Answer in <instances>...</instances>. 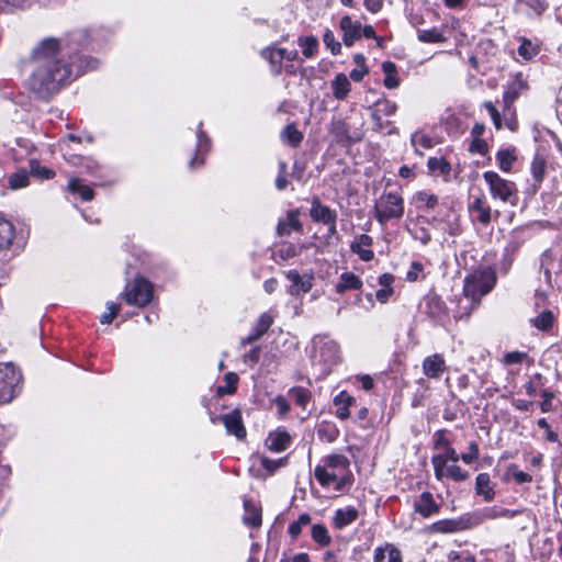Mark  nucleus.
I'll return each instance as SVG.
<instances>
[{"label":"nucleus","mask_w":562,"mask_h":562,"mask_svg":"<svg viewBox=\"0 0 562 562\" xmlns=\"http://www.w3.org/2000/svg\"><path fill=\"white\" fill-rule=\"evenodd\" d=\"M359 516L358 509L355 507H346V508H339L336 510L335 516L333 518L334 525L338 529H342L346 526L353 522Z\"/></svg>","instance_id":"20"},{"label":"nucleus","mask_w":562,"mask_h":562,"mask_svg":"<svg viewBox=\"0 0 562 562\" xmlns=\"http://www.w3.org/2000/svg\"><path fill=\"white\" fill-rule=\"evenodd\" d=\"M15 236V229L13 224L3 218L0 217V250L8 249Z\"/></svg>","instance_id":"27"},{"label":"nucleus","mask_w":562,"mask_h":562,"mask_svg":"<svg viewBox=\"0 0 562 562\" xmlns=\"http://www.w3.org/2000/svg\"><path fill=\"white\" fill-rule=\"evenodd\" d=\"M411 142H412V145L415 147L416 153L419 155H423V154L419 153L418 146H422L424 148H430L432 146L431 138L428 137L427 135L419 134V133L413 134Z\"/></svg>","instance_id":"52"},{"label":"nucleus","mask_w":562,"mask_h":562,"mask_svg":"<svg viewBox=\"0 0 562 562\" xmlns=\"http://www.w3.org/2000/svg\"><path fill=\"white\" fill-rule=\"evenodd\" d=\"M281 137L292 147H297L303 139V134L296 128L294 124H289L282 131Z\"/></svg>","instance_id":"32"},{"label":"nucleus","mask_w":562,"mask_h":562,"mask_svg":"<svg viewBox=\"0 0 562 562\" xmlns=\"http://www.w3.org/2000/svg\"><path fill=\"white\" fill-rule=\"evenodd\" d=\"M273 323V318L271 315L263 313L260 315L255 328L254 333L257 334L259 337H261L263 334L268 331V329L271 327Z\"/></svg>","instance_id":"46"},{"label":"nucleus","mask_w":562,"mask_h":562,"mask_svg":"<svg viewBox=\"0 0 562 562\" xmlns=\"http://www.w3.org/2000/svg\"><path fill=\"white\" fill-rule=\"evenodd\" d=\"M68 189L72 193H78L85 201L92 200L94 195L93 190L90 187L82 184L77 178H71L69 180Z\"/></svg>","instance_id":"31"},{"label":"nucleus","mask_w":562,"mask_h":562,"mask_svg":"<svg viewBox=\"0 0 562 562\" xmlns=\"http://www.w3.org/2000/svg\"><path fill=\"white\" fill-rule=\"evenodd\" d=\"M106 308H108V312L100 316V322L102 324H110L114 319V317L119 314L121 306H120V304L109 302L106 304Z\"/></svg>","instance_id":"54"},{"label":"nucleus","mask_w":562,"mask_h":562,"mask_svg":"<svg viewBox=\"0 0 562 562\" xmlns=\"http://www.w3.org/2000/svg\"><path fill=\"white\" fill-rule=\"evenodd\" d=\"M31 173L34 176H37L43 179H50L54 177L55 172L52 169H48L44 166H41L38 164H32L31 166Z\"/></svg>","instance_id":"59"},{"label":"nucleus","mask_w":562,"mask_h":562,"mask_svg":"<svg viewBox=\"0 0 562 562\" xmlns=\"http://www.w3.org/2000/svg\"><path fill=\"white\" fill-rule=\"evenodd\" d=\"M497 160L503 171H509L515 160V157L509 150H499L497 153Z\"/></svg>","instance_id":"51"},{"label":"nucleus","mask_w":562,"mask_h":562,"mask_svg":"<svg viewBox=\"0 0 562 562\" xmlns=\"http://www.w3.org/2000/svg\"><path fill=\"white\" fill-rule=\"evenodd\" d=\"M527 358V353L519 351H512L504 356V362L506 364L520 363Z\"/></svg>","instance_id":"62"},{"label":"nucleus","mask_w":562,"mask_h":562,"mask_svg":"<svg viewBox=\"0 0 562 562\" xmlns=\"http://www.w3.org/2000/svg\"><path fill=\"white\" fill-rule=\"evenodd\" d=\"M310 214L313 221L325 225H333L337 220L336 212L322 204L318 198L313 199Z\"/></svg>","instance_id":"9"},{"label":"nucleus","mask_w":562,"mask_h":562,"mask_svg":"<svg viewBox=\"0 0 562 562\" xmlns=\"http://www.w3.org/2000/svg\"><path fill=\"white\" fill-rule=\"evenodd\" d=\"M244 522L255 528L259 527L261 525V512L248 499L244 502Z\"/></svg>","instance_id":"29"},{"label":"nucleus","mask_w":562,"mask_h":562,"mask_svg":"<svg viewBox=\"0 0 562 562\" xmlns=\"http://www.w3.org/2000/svg\"><path fill=\"white\" fill-rule=\"evenodd\" d=\"M299 44L303 48L302 53L306 58L314 56L318 46L317 38L314 36L301 37Z\"/></svg>","instance_id":"37"},{"label":"nucleus","mask_w":562,"mask_h":562,"mask_svg":"<svg viewBox=\"0 0 562 562\" xmlns=\"http://www.w3.org/2000/svg\"><path fill=\"white\" fill-rule=\"evenodd\" d=\"M285 276L292 282L289 289L291 295H299L301 292L307 293L311 291L313 286L312 276H301L296 270H290Z\"/></svg>","instance_id":"10"},{"label":"nucleus","mask_w":562,"mask_h":562,"mask_svg":"<svg viewBox=\"0 0 562 562\" xmlns=\"http://www.w3.org/2000/svg\"><path fill=\"white\" fill-rule=\"evenodd\" d=\"M362 286V281L352 272H344L340 276L339 282L336 284V292L339 294L349 290H359Z\"/></svg>","instance_id":"22"},{"label":"nucleus","mask_w":562,"mask_h":562,"mask_svg":"<svg viewBox=\"0 0 562 562\" xmlns=\"http://www.w3.org/2000/svg\"><path fill=\"white\" fill-rule=\"evenodd\" d=\"M423 271V265L418 261H413L409 270L406 273V279L411 282H414L418 279V276Z\"/></svg>","instance_id":"63"},{"label":"nucleus","mask_w":562,"mask_h":562,"mask_svg":"<svg viewBox=\"0 0 562 562\" xmlns=\"http://www.w3.org/2000/svg\"><path fill=\"white\" fill-rule=\"evenodd\" d=\"M396 104L390 100H382L375 103V110L372 113V119L374 120L376 126L382 128V120L381 115L392 116L396 112Z\"/></svg>","instance_id":"23"},{"label":"nucleus","mask_w":562,"mask_h":562,"mask_svg":"<svg viewBox=\"0 0 562 562\" xmlns=\"http://www.w3.org/2000/svg\"><path fill=\"white\" fill-rule=\"evenodd\" d=\"M220 419L229 435H234L239 440L246 437L247 431L243 423L241 414L238 409L222 415Z\"/></svg>","instance_id":"8"},{"label":"nucleus","mask_w":562,"mask_h":562,"mask_svg":"<svg viewBox=\"0 0 562 562\" xmlns=\"http://www.w3.org/2000/svg\"><path fill=\"white\" fill-rule=\"evenodd\" d=\"M260 464L263 469L268 471L269 474H272L277 469L285 464V459L271 460L267 457H259Z\"/></svg>","instance_id":"53"},{"label":"nucleus","mask_w":562,"mask_h":562,"mask_svg":"<svg viewBox=\"0 0 562 562\" xmlns=\"http://www.w3.org/2000/svg\"><path fill=\"white\" fill-rule=\"evenodd\" d=\"M403 214L404 200L397 193H384L375 202L374 216L382 225L392 218H401Z\"/></svg>","instance_id":"4"},{"label":"nucleus","mask_w":562,"mask_h":562,"mask_svg":"<svg viewBox=\"0 0 562 562\" xmlns=\"http://www.w3.org/2000/svg\"><path fill=\"white\" fill-rule=\"evenodd\" d=\"M261 56L269 61L274 76H279L282 71V61L285 56V49L268 47L261 50Z\"/></svg>","instance_id":"17"},{"label":"nucleus","mask_w":562,"mask_h":562,"mask_svg":"<svg viewBox=\"0 0 562 562\" xmlns=\"http://www.w3.org/2000/svg\"><path fill=\"white\" fill-rule=\"evenodd\" d=\"M312 537L317 543H319L323 547L328 546L330 543V537L328 535V531L323 525H314L312 527Z\"/></svg>","instance_id":"39"},{"label":"nucleus","mask_w":562,"mask_h":562,"mask_svg":"<svg viewBox=\"0 0 562 562\" xmlns=\"http://www.w3.org/2000/svg\"><path fill=\"white\" fill-rule=\"evenodd\" d=\"M61 42L55 37L43 40L33 49L34 69L27 85L41 99H48L70 79L71 66L61 58Z\"/></svg>","instance_id":"1"},{"label":"nucleus","mask_w":562,"mask_h":562,"mask_svg":"<svg viewBox=\"0 0 562 562\" xmlns=\"http://www.w3.org/2000/svg\"><path fill=\"white\" fill-rule=\"evenodd\" d=\"M20 381V373L11 363H0V393L11 401L14 396V387Z\"/></svg>","instance_id":"7"},{"label":"nucleus","mask_w":562,"mask_h":562,"mask_svg":"<svg viewBox=\"0 0 562 562\" xmlns=\"http://www.w3.org/2000/svg\"><path fill=\"white\" fill-rule=\"evenodd\" d=\"M428 169L431 172H439L441 175H448L451 170L449 162L442 157H431L427 162Z\"/></svg>","instance_id":"36"},{"label":"nucleus","mask_w":562,"mask_h":562,"mask_svg":"<svg viewBox=\"0 0 562 562\" xmlns=\"http://www.w3.org/2000/svg\"><path fill=\"white\" fill-rule=\"evenodd\" d=\"M445 476L450 477L451 480H453L456 482H461V481H465L469 477V473L467 471H463L456 463H452L447 468V472H445Z\"/></svg>","instance_id":"49"},{"label":"nucleus","mask_w":562,"mask_h":562,"mask_svg":"<svg viewBox=\"0 0 562 562\" xmlns=\"http://www.w3.org/2000/svg\"><path fill=\"white\" fill-rule=\"evenodd\" d=\"M372 245V237L362 234L356 238V240L351 244V250L359 255L360 259L363 261H370L374 254L370 249Z\"/></svg>","instance_id":"16"},{"label":"nucleus","mask_w":562,"mask_h":562,"mask_svg":"<svg viewBox=\"0 0 562 562\" xmlns=\"http://www.w3.org/2000/svg\"><path fill=\"white\" fill-rule=\"evenodd\" d=\"M470 210L477 212V221L480 223L487 225L491 222V207L486 206L481 198L473 201Z\"/></svg>","instance_id":"33"},{"label":"nucleus","mask_w":562,"mask_h":562,"mask_svg":"<svg viewBox=\"0 0 562 562\" xmlns=\"http://www.w3.org/2000/svg\"><path fill=\"white\" fill-rule=\"evenodd\" d=\"M531 173L537 182H541L546 173V160L542 157H535L531 164Z\"/></svg>","instance_id":"45"},{"label":"nucleus","mask_w":562,"mask_h":562,"mask_svg":"<svg viewBox=\"0 0 562 562\" xmlns=\"http://www.w3.org/2000/svg\"><path fill=\"white\" fill-rule=\"evenodd\" d=\"M346 473L344 475H341L340 477L337 475V481L334 482L336 485H335V490L336 491H344L346 486H350L353 482V476L350 472V470L348 469V471H345Z\"/></svg>","instance_id":"60"},{"label":"nucleus","mask_w":562,"mask_h":562,"mask_svg":"<svg viewBox=\"0 0 562 562\" xmlns=\"http://www.w3.org/2000/svg\"><path fill=\"white\" fill-rule=\"evenodd\" d=\"M9 182L12 189L24 188L29 184V175L26 171L20 170L9 178Z\"/></svg>","instance_id":"50"},{"label":"nucleus","mask_w":562,"mask_h":562,"mask_svg":"<svg viewBox=\"0 0 562 562\" xmlns=\"http://www.w3.org/2000/svg\"><path fill=\"white\" fill-rule=\"evenodd\" d=\"M503 120L505 125L510 130L515 131L517 128V119H516V110L514 104L506 105L503 103Z\"/></svg>","instance_id":"38"},{"label":"nucleus","mask_w":562,"mask_h":562,"mask_svg":"<svg viewBox=\"0 0 562 562\" xmlns=\"http://www.w3.org/2000/svg\"><path fill=\"white\" fill-rule=\"evenodd\" d=\"M538 46L526 38L521 41V44L518 47V54L526 60L535 57L538 54Z\"/></svg>","instance_id":"41"},{"label":"nucleus","mask_w":562,"mask_h":562,"mask_svg":"<svg viewBox=\"0 0 562 562\" xmlns=\"http://www.w3.org/2000/svg\"><path fill=\"white\" fill-rule=\"evenodd\" d=\"M153 292V284L145 278L137 277L122 295L128 305L144 307L151 302Z\"/></svg>","instance_id":"5"},{"label":"nucleus","mask_w":562,"mask_h":562,"mask_svg":"<svg viewBox=\"0 0 562 562\" xmlns=\"http://www.w3.org/2000/svg\"><path fill=\"white\" fill-rule=\"evenodd\" d=\"M291 397L294 400V402L301 406L302 408H305L310 398L311 393L303 389V387H294L290 391Z\"/></svg>","instance_id":"42"},{"label":"nucleus","mask_w":562,"mask_h":562,"mask_svg":"<svg viewBox=\"0 0 562 562\" xmlns=\"http://www.w3.org/2000/svg\"><path fill=\"white\" fill-rule=\"evenodd\" d=\"M355 398L347 392H340L334 400L336 406V416L340 419H347L350 415L349 407L355 404Z\"/></svg>","instance_id":"25"},{"label":"nucleus","mask_w":562,"mask_h":562,"mask_svg":"<svg viewBox=\"0 0 562 562\" xmlns=\"http://www.w3.org/2000/svg\"><path fill=\"white\" fill-rule=\"evenodd\" d=\"M484 108L490 113L495 128L501 130L503 126V115L499 113V111L495 108V105L492 102H485Z\"/></svg>","instance_id":"55"},{"label":"nucleus","mask_w":562,"mask_h":562,"mask_svg":"<svg viewBox=\"0 0 562 562\" xmlns=\"http://www.w3.org/2000/svg\"><path fill=\"white\" fill-rule=\"evenodd\" d=\"M414 509L424 518L439 513V505L435 502L434 496L429 492H424L414 503Z\"/></svg>","instance_id":"13"},{"label":"nucleus","mask_w":562,"mask_h":562,"mask_svg":"<svg viewBox=\"0 0 562 562\" xmlns=\"http://www.w3.org/2000/svg\"><path fill=\"white\" fill-rule=\"evenodd\" d=\"M508 471L512 473L514 480L519 484L532 481V476L529 473L518 470L515 464L509 465Z\"/></svg>","instance_id":"57"},{"label":"nucleus","mask_w":562,"mask_h":562,"mask_svg":"<svg viewBox=\"0 0 562 562\" xmlns=\"http://www.w3.org/2000/svg\"><path fill=\"white\" fill-rule=\"evenodd\" d=\"M303 225L299 220V211L293 210L288 214L286 221H280L277 227V232L280 236H288L292 231L302 232Z\"/></svg>","instance_id":"19"},{"label":"nucleus","mask_w":562,"mask_h":562,"mask_svg":"<svg viewBox=\"0 0 562 562\" xmlns=\"http://www.w3.org/2000/svg\"><path fill=\"white\" fill-rule=\"evenodd\" d=\"M324 43L330 49L334 55L340 53L341 45L335 40V35L331 31L327 30L324 34Z\"/></svg>","instance_id":"56"},{"label":"nucleus","mask_w":562,"mask_h":562,"mask_svg":"<svg viewBox=\"0 0 562 562\" xmlns=\"http://www.w3.org/2000/svg\"><path fill=\"white\" fill-rule=\"evenodd\" d=\"M476 494L482 495L485 501L490 502L495 497V492L491 485V479L487 473H480L475 482Z\"/></svg>","instance_id":"26"},{"label":"nucleus","mask_w":562,"mask_h":562,"mask_svg":"<svg viewBox=\"0 0 562 562\" xmlns=\"http://www.w3.org/2000/svg\"><path fill=\"white\" fill-rule=\"evenodd\" d=\"M416 199L418 202L425 203L428 207H435L438 203V198L435 194H430L427 192H418L416 194Z\"/></svg>","instance_id":"61"},{"label":"nucleus","mask_w":562,"mask_h":562,"mask_svg":"<svg viewBox=\"0 0 562 562\" xmlns=\"http://www.w3.org/2000/svg\"><path fill=\"white\" fill-rule=\"evenodd\" d=\"M470 150L472 153H479L481 155H485L487 151V144L481 137L474 138L470 145Z\"/></svg>","instance_id":"64"},{"label":"nucleus","mask_w":562,"mask_h":562,"mask_svg":"<svg viewBox=\"0 0 562 562\" xmlns=\"http://www.w3.org/2000/svg\"><path fill=\"white\" fill-rule=\"evenodd\" d=\"M516 515V512L506 509V508H498V507H487L482 510L476 512L473 515V525H480L485 520H492L497 519L501 517H508L512 518Z\"/></svg>","instance_id":"14"},{"label":"nucleus","mask_w":562,"mask_h":562,"mask_svg":"<svg viewBox=\"0 0 562 562\" xmlns=\"http://www.w3.org/2000/svg\"><path fill=\"white\" fill-rule=\"evenodd\" d=\"M333 94L337 100H344L351 89V83L345 74H338L331 81Z\"/></svg>","instance_id":"24"},{"label":"nucleus","mask_w":562,"mask_h":562,"mask_svg":"<svg viewBox=\"0 0 562 562\" xmlns=\"http://www.w3.org/2000/svg\"><path fill=\"white\" fill-rule=\"evenodd\" d=\"M496 277L491 269L476 270L464 279L463 293L471 299L474 306L479 305L481 297L487 294L495 285Z\"/></svg>","instance_id":"2"},{"label":"nucleus","mask_w":562,"mask_h":562,"mask_svg":"<svg viewBox=\"0 0 562 562\" xmlns=\"http://www.w3.org/2000/svg\"><path fill=\"white\" fill-rule=\"evenodd\" d=\"M324 464L317 465L314 470L315 479L324 487L329 486L337 481L339 471H348L350 467L349 459L340 453H333L324 458Z\"/></svg>","instance_id":"3"},{"label":"nucleus","mask_w":562,"mask_h":562,"mask_svg":"<svg viewBox=\"0 0 562 562\" xmlns=\"http://www.w3.org/2000/svg\"><path fill=\"white\" fill-rule=\"evenodd\" d=\"M340 27L344 32L342 41L346 46H352L353 43L361 37V24L352 21L348 15L340 20Z\"/></svg>","instance_id":"12"},{"label":"nucleus","mask_w":562,"mask_h":562,"mask_svg":"<svg viewBox=\"0 0 562 562\" xmlns=\"http://www.w3.org/2000/svg\"><path fill=\"white\" fill-rule=\"evenodd\" d=\"M483 177L490 187L492 195L501 199L503 202H508L510 196L516 192L514 182L501 178L494 171H486Z\"/></svg>","instance_id":"6"},{"label":"nucleus","mask_w":562,"mask_h":562,"mask_svg":"<svg viewBox=\"0 0 562 562\" xmlns=\"http://www.w3.org/2000/svg\"><path fill=\"white\" fill-rule=\"evenodd\" d=\"M516 8L529 15H541L547 10L548 2L546 0H516Z\"/></svg>","instance_id":"21"},{"label":"nucleus","mask_w":562,"mask_h":562,"mask_svg":"<svg viewBox=\"0 0 562 562\" xmlns=\"http://www.w3.org/2000/svg\"><path fill=\"white\" fill-rule=\"evenodd\" d=\"M382 70L385 74L384 86L387 89L397 88L400 79L397 78L396 65L392 61H384L382 64Z\"/></svg>","instance_id":"30"},{"label":"nucleus","mask_w":562,"mask_h":562,"mask_svg":"<svg viewBox=\"0 0 562 562\" xmlns=\"http://www.w3.org/2000/svg\"><path fill=\"white\" fill-rule=\"evenodd\" d=\"M291 441V437L286 431H276L269 434L266 439V447L272 452L284 451Z\"/></svg>","instance_id":"18"},{"label":"nucleus","mask_w":562,"mask_h":562,"mask_svg":"<svg viewBox=\"0 0 562 562\" xmlns=\"http://www.w3.org/2000/svg\"><path fill=\"white\" fill-rule=\"evenodd\" d=\"M226 386H218L217 394H233L236 390V384L238 382V376L236 373L228 372L225 374Z\"/></svg>","instance_id":"44"},{"label":"nucleus","mask_w":562,"mask_h":562,"mask_svg":"<svg viewBox=\"0 0 562 562\" xmlns=\"http://www.w3.org/2000/svg\"><path fill=\"white\" fill-rule=\"evenodd\" d=\"M432 529L437 532H454L461 530V525L456 520H440L432 525Z\"/></svg>","instance_id":"43"},{"label":"nucleus","mask_w":562,"mask_h":562,"mask_svg":"<svg viewBox=\"0 0 562 562\" xmlns=\"http://www.w3.org/2000/svg\"><path fill=\"white\" fill-rule=\"evenodd\" d=\"M374 562H402L401 552L393 546L378 548L374 552Z\"/></svg>","instance_id":"28"},{"label":"nucleus","mask_w":562,"mask_h":562,"mask_svg":"<svg viewBox=\"0 0 562 562\" xmlns=\"http://www.w3.org/2000/svg\"><path fill=\"white\" fill-rule=\"evenodd\" d=\"M554 316L551 311L546 310L540 315L531 319L532 325L540 330H549L553 325Z\"/></svg>","instance_id":"34"},{"label":"nucleus","mask_w":562,"mask_h":562,"mask_svg":"<svg viewBox=\"0 0 562 562\" xmlns=\"http://www.w3.org/2000/svg\"><path fill=\"white\" fill-rule=\"evenodd\" d=\"M448 460L443 457V454L434 456L431 459V463L434 465L435 475L438 480H442L445 477V472H447Z\"/></svg>","instance_id":"40"},{"label":"nucleus","mask_w":562,"mask_h":562,"mask_svg":"<svg viewBox=\"0 0 562 562\" xmlns=\"http://www.w3.org/2000/svg\"><path fill=\"white\" fill-rule=\"evenodd\" d=\"M528 88L527 82L522 80L521 75H517L506 87L503 103L514 104L520 93Z\"/></svg>","instance_id":"15"},{"label":"nucleus","mask_w":562,"mask_h":562,"mask_svg":"<svg viewBox=\"0 0 562 562\" xmlns=\"http://www.w3.org/2000/svg\"><path fill=\"white\" fill-rule=\"evenodd\" d=\"M330 132L335 135L338 142L350 139L348 125L341 120L331 122Z\"/></svg>","instance_id":"35"},{"label":"nucleus","mask_w":562,"mask_h":562,"mask_svg":"<svg viewBox=\"0 0 562 562\" xmlns=\"http://www.w3.org/2000/svg\"><path fill=\"white\" fill-rule=\"evenodd\" d=\"M418 38L425 43H440L445 41L442 34L436 29L419 31Z\"/></svg>","instance_id":"47"},{"label":"nucleus","mask_w":562,"mask_h":562,"mask_svg":"<svg viewBox=\"0 0 562 562\" xmlns=\"http://www.w3.org/2000/svg\"><path fill=\"white\" fill-rule=\"evenodd\" d=\"M446 369V361L439 353L431 355L423 361V372L429 379H439Z\"/></svg>","instance_id":"11"},{"label":"nucleus","mask_w":562,"mask_h":562,"mask_svg":"<svg viewBox=\"0 0 562 562\" xmlns=\"http://www.w3.org/2000/svg\"><path fill=\"white\" fill-rule=\"evenodd\" d=\"M311 522V517L308 514H302L297 520L293 521L289 526V532L293 538L299 537L302 531L303 526H307Z\"/></svg>","instance_id":"48"},{"label":"nucleus","mask_w":562,"mask_h":562,"mask_svg":"<svg viewBox=\"0 0 562 562\" xmlns=\"http://www.w3.org/2000/svg\"><path fill=\"white\" fill-rule=\"evenodd\" d=\"M479 458V445L475 441H471L469 445V451L461 454V460L468 464L472 463Z\"/></svg>","instance_id":"58"}]
</instances>
